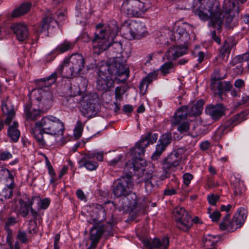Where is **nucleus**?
<instances>
[{
	"label": "nucleus",
	"mask_w": 249,
	"mask_h": 249,
	"mask_svg": "<svg viewBox=\"0 0 249 249\" xmlns=\"http://www.w3.org/2000/svg\"><path fill=\"white\" fill-rule=\"evenodd\" d=\"M85 59L80 53L72 54L69 58H65L55 71L46 78L40 80L38 88L33 90L38 107L43 110L49 109L51 106L53 95L48 91L44 90L43 87L49 88L54 84L58 77L71 78L81 74L84 67Z\"/></svg>",
	"instance_id": "f257e3e1"
},
{
	"label": "nucleus",
	"mask_w": 249,
	"mask_h": 249,
	"mask_svg": "<svg viewBox=\"0 0 249 249\" xmlns=\"http://www.w3.org/2000/svg\"><path fill=\"white\" fill-rule=\"evenodd\" d=\"M64 125L59 119L52 115L43 117L35 123V127L31 133L38 144L42 146L46 145L43 133L57 136H62L64 131Z\"/></svg>",
	"instance_id": "f03ea898"
},
{
	"label": "nucleus",
	"mask_w": 249,
	"mask_h": 249,
	"mask_svg": "<svg viewBox=\"0 0 249 249\" xmlns=\"http://www.w3.org/2000/svg\"><path fill=\"white\" fill-rule=\"evenodd\" d=\"M118 32L119 27L115 20L107 24L97 25L95 36L92 41L94 53L99 54L107 50L112 44Z\"/></svg>",
	"instance_id": "7ed1b4c3"
},
{
	"label": "nucleus",
	"mask_w": 249,
	"mask_h": 249,
	"mask_svg": "<svg viewBox=\"0 0 249 249\" xmlns=\"http://www.w3.org/2000/svg\"><path fill=\"white\" fill-rule=\"evenodd\" d=\"M98 68L113 78L117 84L124 83L129 77V68L126 59L123 57L110 58L108 61H102L98 64Z\"/></svg>",
	"instance_id": "20e7f679"
},
{
	"label": "nucleus",
	"mask_w": 249,
	"mask_h": 249,
	"mask_svg": "<svg viewBox=\"0 0 249 249\" xmlns=\"http://www.w3.org/2000/svg\"><path fill=\"white\" fill-rule=\"evenodd\" d=\"M151 6L149 0H124L121 11L130 18H139Z\"/></svg>",
	"instance_id": "39448f33"
},
{
	"label": "nucleus",
	"mask_w": 249,
	"mask_h": 249,
	"mask_svg": "<svg viewBox=\"0 0 249 249\" xmlns=\"http://www.w3.org/2000/svg\"><path fill=\"white\" fill-rule=\"evenodd\" d=\"M230 214L228 213L224 217L222 221L219 224L221 230L233 231L241 227L246 219V212L244 208H240L234 214L231 220H230Z\"/></svg>",
	"instance_id": "423d86ee"
},
{
	"label": "nucleus",
	"mask_w": 249,
	"mask_h": 249,
	"mask_svg": "<svg viewBox=\"0 0 249 249\" xmlns=\"http://www.w3.org/2000/svg\"><path fill=\"white\" fill-rule=\"evenodd\" d=\"M182 151L181 149L174 150L164 158L161 163L162 169L166 175L177 170L182 160Z\"/></svg>",
	"instance_id": "0eeeda50"
},
{
	"label": "nucleus",
	"mask_w": 249,
	"mask_h": 249,
	"mask_svg": "<svg viewBox=\"0 0 249 249\" xmlns=\"http://www.w3.org/2000/svg\"><path fill=\"white\" fill-rule=\"evenodd\" d=\"M133 186L132 178L128 176L122 177L114 181L112 186V194L116 197L126 196Z\"/></svg>",
	"instance_id": "6e6552de"
},
{
	"label": "nucleus",
	"mask_w": 249,
	"mask_h": 249,
	"mask_svg": "<svg viewBox=\"0 0 249 249\" xmlns=\"http://www.w3.org/2000/svg\"><path fill=\"white\" fill-rule=\"evenodd\" d=\"M173 214L177 222V227L183 231H187L192 226L191 217L182 207H177L174 211Z\"/></svg>",
	"instance_id": "1a4fd4ad"
},
{
	"label": "nucleus",
	"mask_w": 249,
	"mask_h": 249,
	"mask_svg": "<svg viewBox=\"0 0 249 249\" xmlns=\"http://www.w3.org/2000/svg\"><path fill=\"white\" fill-rule=\"evenodd\" d=\"M97 102L96 95L86 94L80 100L81 111L87 117L94 116L96 113L95 104Z\"/></svg>",
	"instance_id": "9d476101"
},
{
	"label": "nucleus",
	"mask_w": 249,
	"mask_h": 249,
	"mask_svg": "<svg viewBox=\"0 0 249 249\" xmlns=\"http://www.w3.org/2000/svg\"><path fill=\"white\" fill-rule=\"evenodd\" d=\"M116 81L113 78L108 75L107 73L101 71L98 68V78L96 81V88L98 90L104 92L109 91L114 87Z\"/></svg>",
	"instance_id": "9b49d317"
},
{
	"label": "nucleus",
	"mask_w": 249,
	"mask_h": 249,
	"mask_svg": "<svg viewBox=\"0 0 249 249\" xmlns=\"http://www.w3.org/2000/svg\"><path fill=\"white\" fill-rule=\"evenodd\" d=\"M172 34L171 40L177 42L180 45H187L190 39V36L183 25H176Z\"/></svg>",
	"instance_id": "f8f14e48"
},
{
	"label": "nucleus",
	"mask_w": 249,
	"mask_h": 249,
	"mask_svg": "<svg viewBox=\"0 0 249 249\" xmlns=\"http://www.w3.org/2000/svg\"><path fill=\"white\" fill-rule=\"evenodd\" d=\"M146 33V27L142 23L132 21L129 23V35L127 36L130 39L141 38L145 35Z\"/></svg>",
	"instance_id": "ddd939ff"
},
{
	"label": "nucleus",
	"mask_w": 249,
	"mask_h": 249,
	"mask_svg": "<svg viewBox=\"0 0 249 249\" xmlns=\"http://www.w3.org/2000/svg\"><path fill=\"white\" fill-rule=\"evenodd\" d=\"M146 165L145 161L141 158H135L132 161H128L124 167V171L127 173V176L132 178V176L139 170L143 171L142 168Z\"/></svg>",
	"instance_id": "4468645a"
},
{
	"label": "nucleus",
	"mask_w": 249,
	"mask_h": 249,
	"mask_svg": "<svg viewBox=\"0 0 249 249\" xmlns=\"http://www.w3.org/2000/svg\"><path fill=\"white\" fill-rule=\"evenodd\" d=\"M11 29L20 41H24L28 36V30L24 23H16L11 26Z\"/></svg>",
	"instance_id": "2eb2a0df"
},
{
	"label": "nucleus",
	"mask_w": 249,
	"mask_h": 249,
	"mask_svg": "<svg viewBox=\"0 0 249 249\" xmlns=\"http://www.w3.org/2000/svg\"><path fill=\"white\" fill-rule=\"evenodd\" d=\"M207 114L209 115L214 120L219 119L224 115L225 108L222 104L209 105L205 109Z\"/></svg>",
	"instance_id": "dca6fc26"
},
{
	"label": "nucleus",
	"mask_w": 249,
	"mask_h": 249,
	"mask_svg": "<svg viewBox=\"0 0 249 249\" xmlns=\"http://www.w3.org/2000/svg\"><path fill=\"white\" fill-rule=\"evenodd\" d=\"M187 45L170 47L166 53V56L169 60H174L186 53Z\"/></svg>",
	"instance_id": "f3484780"
},
{
	"label": "nucleus",
	"mask_w": 249,
	"mask_h": 249,
	"mask_svg": "<svg viewBox=\"0 0 249 249\" xmlns=\"http://www.w3.org/2000/svg\"><path fill=\"white\" fill-rule=\"evenodd\" d=\"M1 109L3 114L6 116L5 124L9 125L15 115L14 106L10 101L7 100L2 102Z\"/></svg>",
	"instance_id": "a211bd4d"
},
{
	"label": "nucleus",
	"mask_w": 249,
	"mask_h": 249,
	"mask_svg": "<svg viewBox=\"0 0 249 249\" xmlns=\"http://www.w3.org/2000/svg\"><path fill=\"white\" fill-rule=\"evenodd\" d=\"M231 183L235 196H241L245 193L246 187L244 181L240 178L232 176L231 178Z\"/></svg>",
	"instance_id": "6ab92c4d"
},
{
	"label": "nucleus",
	"mask_w": 249,
	"mask_h": 249,
	"mask_svg": "<svg viewBox=\"0 0 249 249\" xmlns=\"http://www.w3.org/2000/svg\"><path fill=\"white\" fill-rule=\"evenodd\" d=\"M169 244V239L168 237H164L161 239L159 238H154L152 241H147L145 242L146 246L149 249L153 248L159 249H167Z\"/></svg>",
	"instance_id": "aec40b11"
},
{
	"label": "nucleus",
	"mask_w": 249,
	"mask_h": 249,
	"mask_svg": "<svg viewBox=\"0 0 249 249\" xmlns=\"http://www.w3.org/2000/svg\"><path fill=\"white\" fill-rule=\"evenodd\" d=\"M74 46V43L67 40H65L63 42L57 46L53 51L51 52V54L48 55H53L52 58L48 59L50 61L54 59L56 56L59 53H62L73 49Z\"/></svg>",
	"instance_id": "412c9836"
},
{
	"label": "nucleus",
	"mask_w": 249,
	"mask_h": 249,
	"mask_svg": "<svg viewBox=\"0 0 249 249\" xmlns=\"http://www.w3.org/2000/svg\"><path fill=\"white\" fill-rule=\"evenodd\" d=\"M235 44L231 38H228L225 40L223 45L220 48L218 57H216V59L218 58L222 60H227L231 49Z\"/></svg>",
	"instance_id": "4be33fe9"
},
{
	"label": "nucleus",
	"mask_w": 249,
	"mask_h": 249,
	"mask_svg": "<svg viewBox=\"0 0 249 249\" xmlns=\"http://www.w3.org/2000/svg\"><path fill=\"white\" fill-rule=\"evenodd\" d=\"M39 199L36 196H33L31 199L28 198L26 200L19 199V213L24 217H26L29 214L30 209L34 203V200Z\"/></svg>",
	"instance_id": "5701e85b"
},
{
	"label": "nucleus",
	"mask_w": 249,
	"mask_h": 249,
	"mask_svg": "<svg viewBox=\"0 0 249 249\" xmlns=\"http://www.w3.org/2000/svg\"><path fill=\"white\" fill-rule=\"evenodd\" d=\"M188 116H190L188 107H181L176 112L172 120V123L174 124H176L182 121H187V117Z\"/></svg>",
	"instance_id": "b1692460"
},
{
	"label": "nucleus",
	"mask_w": 249,
	"mask_h": 249,
	"mask_svg": "<svg viewBox=\"0 0 249 249\" xmlns=\"http://www.w3.org/2000/svg\"><path fill=\"white\" fill-rule=\"evenodd\" d=\"M90 156H92V155L86 154L79 161L80 167H85L89 171L96 170L98 166V163L97 162L92 160L93 159Z\"/></svg>",
	"instance_id": "393cba45"
},
{
	"label": "nucleus",
	"mask_w": 249,
	"mask_h": 249,
	"mask_svg": "<svg viewBox=\"0 0 249 249\" xmlns=\"http://www.w3.org/2000/svg\"><path fill=\"white\" fill-rule=\"evenodd\" d=\"M143 174L144 176L143 179L145 182V191L147 193H150L157 185L158 178L156 176L150 173L146 175L144 173Z\"/></svg>",
	"instance_id": "a878e982"
},
{
	"label": "nucleus",
	"mask_w": 249,
	"mask_h": 249,
	"mask_svg": "<svg viewBox=\"0 0 249 249\" xmlns=\"http://www.w3.org/2000/svg\"><path fill=\"white\" fill-rule=\"evenodd\" d=\"M89 7L86 5L84 0H79L75 8L76 16L86 19L89 17Z\"/></svg>",
	"instance_id": "bb28decb"
},
{
	"label": "nucleus",
	"mask_w": 249,
	"mask_h": 249,
	"mask_svg": "<svg viewBox=\"0 0 249 249\" xmlns=\"http://www.w3.org/2000/svg\"><path fill=\"white\" fill-rule=\"evenodd\" d=\"M55 16L53 17L52 14L51 16L50 15L46 16L43 19L42 24L38 27L37 30V34H39L43 32L48 30L50 26H53L54 24H56V21L54 18Z\"/></svg>",
	"instance_id": "cd10ccee"
},
{
	"label": "nucleus",
	"mask_w": 249,
	"mask_h": 249,
	"mask_svg": "<svg viewBox=\"0 0 249 249\" xmlns=\"http://www.w3.org/2000/svg\"><path fill=\"white\" fill-rule=\"evenodd\" d=\"M157 71H153L149 73L144 79H142L139 86L140 89L142 94L145 93L148 85L150 84L154 80H155L157 78Z\"/></svg>",
	"instance_id": "c85d7f7f"
},
{
	"label": "nucleus",
	"mask_w": 249,
	"mask_h": 249,
	"mask_svg": "<svg viewBox=\"0 0 249 249\" xmlns=\"http://www.w3.org/2000/svg\"><path fill=\"white\" fill-rule=\"evenodd\" d=\"M31 6L32 3L30 2H23L12 12L11 16L13 18L20 17L26 14L30 10Z\"/></svg>",
	"instance_id": "c756f323"
},
{
	"label": "nucleus",
	"mask_w": 249,
	"mask_h": 249,
	"mask_svg": "<svg viewBox=\"0 0 249 249\" xmlns=\"http://www.w3.org/2000/svg\"><path fill=\"white\" fill-rule=\"evenodd\" d=\"M26 119L28 121H34L40 116V111L39 109L34 108L31 105H27L25 108Z\"/></svg>",
	"instance_id": "7c9ffc66"
},
{
	"label": "nucleus",
	"mask_w": 249,
	"mask_h": 249,
	"mask_svg": "<svg viewBox=\"0 0 249 249\" xmlns=\"http://www.w3.org/2000/svg\"><path fill=\"white\" fill-rule=\"evenodd\" d=\"M249 114L248 111H244L239 114H236L227 121L231 128L235 125L246 120V117Z\"/></svg>",
	"instance_id": "2f4dec72"
},
{
	"label": "nucleus",
	"mask_w": 249,
	"mask_h": 249,
	"mask_svg": "<svg viewBox=\"0 0 249 249\" xmlns=\"http://www.w3.org/2000/svg\"><path fill=\"white\" fill-rule=\"evenodd\" d=\"M204 102L203 100H198L193 105H190L188 106L190 116L198 115L202 112L203 108Z\"/></svg>",
	"instance_id": "473e14b6"
},
{
	"label": "nucleus",
	"mask_w": 249,
	"mask_h": 249,
	"mask_svg": "<svg viewBox=\"0 0 249 249\" xmlns=\"http://www.w3.org/2000/svg\"><path fill=\"white\" fill-rule=\"evenodd\" d=\"M8 129V136L14 142L18 141L20 133L19 130L17 128L18 123L17 122H14L13 124L9 125Z\"/></svg>",
	"instance_id": "72a5a7b5"
},
{
	"label": "nucleus",
	"mask_w": 249,
	"mask_h": 249,
	"mask_svg": "<svg viewBox=\"0 0 249 249\" xmlns=\"http://www.w3.org/2000/svg\"><path fill=\"white\" fill-rule=\"evenodd\" d=\"M231 127L226 121L223 124L220 125L215 132V138L220 139L224 135L231 130Z\"/></svg>",
	"instance_id": "f704fd0d"
},
{
	"label": "nucleus",
	"mask_w": 249,
	"mask_h": 249,
	"mask_svg": "<svg viewBox=\"0 0 249 249\" xmlns=\"http://www.w3.org/2000/svg\"><path fill=\"white\" fill-rule=\"evenodd\" d=\"M103 232L104 231L102 228H97L95 226L93 227L90 230V238L92 243L96 244L98 242Z\"/></svg>",
	"instance_id": "c9c22d12"
},
{
	"label": "nucleus",
	"mask_w": 249,
	"mask_h": 249,
	"mask_svg": "<svg viewBox=\"0 0 249 249\" xmlns=\"http://www.w3.org/2000/svg\"><path fill=\"white\" fill-rule=\"evenodd\" d=\"M231 88L232 85L230 82H218L217 83V89L218 90L217 94L221 96L223 91H229Z\"/></svg>",
	"instance_id": "e433bc0d"
},
{
	"label": "nucleus",
	"mask_w": 249,
	"mask_h": 249,
	"mask_svg": "<svg viewBox=\"0 0 249 249\" xmlns=\"http://www.w3.org/2000/svg\"><path fill=\"white\" fill-rule=\"evenodd\" d=\"M13 187L14 181H10V184L7 185V186L2 190L0 193V195L3 196L6 199L9 198L12 196Z\"/></svg>",
	"instance_id": "4c0bfd02"
},
{
	"label": "nucleus",
	"mask_w": 249,
	"mask_h": 249,
	"mask_svg": "<svg viewBox=\"0 0 249 249\" xmlns=\"http://www.w3.org/2000/svg\"><path fill=\"white\" fill-rule=\"evenodd\" d=\"M219 240V237L215 235H207L204 239L203 244L204 247H209V245L208 242H210V245L213 246H214Z\"/></svg>",
	"instance_id": "58836bf2"
},
{
	"label": "nucleus",
	"mask_w": 249,
	"mask_h": 249,
	"mask_svg": "<svg viewBox=\"0 0 249 249\" xmlns=\"http://www.w3.org/2000/svg\"><path fill=\"white\" fill-rule=\"evenodd\" d=\"M84 124L79 120L77 121L73 130V134L76 138L78 139L81 136Z\"/></svg>",
	"instance_id": "ea45409f"
},
{
	"label": "nucleus",
	"mask_w": 249,
	"mask_h": 249,
	"mask_svg": "<svg viewBox=\"0 0 249 249\" xmlns=\"http://www.w3.org/2000/svg\"><path fill=\"white\" fill-rule=\"evenodd\" d=\"M172 141V134L171 133L163 134L160 139L159 143L166 147Z\"/></svg>",
	"instance_id": "a19ab883"
},
{
	"label": "nucleus",
	"mask_w": 249,
	"mask_h": 249,
	"mask_svg": "<svg viewBox=\"0 0 249 249\" xmlns=\"http://www.w3.org/2000/svg\"><path fill=\"white\" fill-rule=\"evenodd\" d=\"M36 197L38 198L39 200L35 199L34 203L35 202H37L38 204V210L46 209L48 207L50 203V201L48 198H46L41 199L38 196H36Z\"/></svg>",
	"instance_id": "79ce46f5"
},
{
	"label": "nucleus",
	"mask_w": 249,
	"mask_h": 249,
	"mask_svg": "<svg viewBox=\"0 0 249 249\" xmlns=\"http://www.w3.org/2000/svg\"><path fill=\"white\" fill-rule=\"evenodd\" d=\"M145 150L139 146L137 144L131 150V154L133 155L135 158H141V157L144 155Z\"/></svg>",
	"instance_id": "37998d69"
},
{
	"label": "nucleus",
	"mask_w": 249,
	"mask_h": 249,
	"mask_svg": "<svg viewBox=\"0 0 249 249\" xmlns=\"http://www.w3.org/2000/svg\"><path fill=\"white\" fill-rule=\"evenodd\" d=\"M68 89L69 90V93L72 97L75 96L80 94L81 92V89L79 87L77 84L71 85L68 87Z\"/></svg>",
	"instance_id": "c03bdc74"
},
{
	"label": "nucleus",
	"mask_w": 249,
	"mask_h": 249,
	"mask_svg": "<svg viewBox=\"0 0 249 249\" xmlns=\"http://www.w3.org/2000/svg\"><path fill=\"white\" fill-rule=\"evenodd\" d=\"M0 176H5L7 180L10 181H14V177L10 171L4 167L0 166Z\"/></svg>",
	"instance_id": "a18cd8bd"
},
{
	"label": "nucleus",
	"mask_w": 249,
	"mask_h": 249,
	"mask_svg": "<svg viewBox=\"0 0 249 249\" xmlns=\"http://www.w3.org/2000/svg\"><path fill=\"white\" fill-rule=\"evenodd\" d=\"M125 92V87L122 86L117 87L115 89V96L116 100L121 101L122 99L123 96Z\"/></svg>",
	"instance_id": "49530a36"
},
{
	"label": "nucleus",
	"mask_w": 249,
	"mask_h": 249,
	"mask_svg": "<svg viewBox=\"0 0 249 249\" xmlns=\"http://www.w3.org/2000/svg\"><path fill=\"white\" fill-rule=\"evenodd\" d=\"M178 124V130L181 133L187 132L189 129V124L188 121H182Z\"/></svg>",
	"instance_id": "de8ad7c7"
},
{
	"label": "nucleus",
	"mask_w": 249,
	"mask_h": 249,
	"mask_svg": "<svg viewBox=\"0 0 249 249\" xmlns=\"http://www.w3.org/2000/svg\"><path fill=\"white\" fill-rule=\"evenodd\" d=\"M173 68V64L172 62H168L164 64L160 67V71L162 73L165 75L169 73Z\"/></svg>",
	"instance_id": "09e8293b"
},
{
	"label": "nucleus",
	"mask_w": 249,
	"mask_h": 249,
	"mask_svg": "<svg viewBox=\"0 0 249 249\" xmlns=\"http://www.w3.org/2000/svg\"><path fill=\"white\" fill-rule=\"evenodd\" d=\"M5 229L7 232V235L6 237V242L10 249H13V246L12 242L13 238V232L8 227H5Z\"/></svg>",
	"instance_id": "8fccbe9b"
},
{
	"label": "nucleus",
	"mask_w": 249,
	"mask_h": 249,
	"mask_svg": "<svg viewBox=\"0 0 249 249\" xmlns=\"http://www.w3.org/2000/svg\"><path fill=\"white\" fill-rule=\"evenodd\" d=\"M88 155H92L91 156L92 159L96 158L98 160L102 161L104 159V152L101 151H95L94 152H89Z\"/></svg>",
	"instance_id": "3c124183"
},
{
	"label": "nucleus",
	"mask_w": 249,
	"mask_h": 249,
	"mask_svg": "<svg viewBox=\"0 0 249 249\" xmlns=\"http://www.w3.org/2000/svg\"><path fill=\"white\" fill-rule=\"evenodd\" d=\"M202 125L201 124H197L194 127V131L192 133V135L193 137H197L202 133Z\"/></svg>",
	"instance_id": "603ef678"
},
{
	"label": "nucleus",
	"mask_w": 249,
	"mask_h": 249,
	"mask_svg": "<svg viewBox=\"0 0 249 249\" xmlns=\"http://www.w3.org/2000/svg\"><path fill=\"white\" fill-rule=\"evenodd\" d=\"M145 136L147 141H149V143H154L157 141L158 135L156 133L149 132L145 135Z\"/></svg>",
	"instance_id": "864d4df0"
},
{
	"label": "nucleus",
	"mask_w": 249,
	"mask_h": 249,
	"mask_svg": "<svg viewBox=\"0 0 249 249\" xmlns=\"http://www.w3.org/2000/svg\"><path fill=\"white\" fill-rule=\"evenodd\" d=\"M182 178L184 184L187 187L189 186L191 181L193 178V176L189 173H186L183 174Z\"/></svg>",
	"instance_id": "5fc2aeb1"
},
{
	"label": "nucleus",
	"mask_w": 249,
	"mask_h": 249,
	"mask_svg": "<svg viewBox=\"0 0 249 249\" xmlns=\"http://www.w3.org/2000/svg\"><path fill=\"white\" fill-rule=\"evenodd\" d=\"M146 137L145 136H143L142 137V139L137 143V144L139 146L142 147V148L145 150V148L147 147L149 145V142L146 139Z\"/></svg>",
	"instance_id": "6e6d98bb"
},
{
	"label": "nucleus",
	"mask_w": 249,
	"mask_h": 249,
	"mask_svg": "<svg viewBox=\"0 0 249 249\" xmlns=\"http://www.w3.org/2000/svg\"><path fill=\"white\" fill-rule=\"evenodd\" d=\"M17 238L22 243H26L28 241L27 234L25 231H19L17 235Z\"/></svg>",
	"instance_id": "4d7b16f0"
},
{
	"label": "nucleus",
	"mask_w": 249,
	"mask_h": 249,
	"mask_svg": "<svg viewBox=\"0 0 249 249\" xmlns=\"http://www.w3.org/2000/svg\"><path fill=\"white\" fill-rule=\"evenodd\" d=\"M219 197L218 196L211 194L208 196L207 199L210 204L212 205H215L217 201L219 200Z\"/></svg>",
	"instance_id": "13d9d810"
},
{
	"label": "nucleus",
	"mask_w": 249,
	"mask_h": 249,
	"mask_svg": "<svg viewBox=\"0 0 249 249\" xmlns=\"http://www.w3.org/2000/svg\"><path fill=\"white\" fill-rule=\"evenodd\" d=\"M220 216L221 214L220 212L217 211H214L210 214V218L213 222H218Z\"/></svg>",
	"instance_id": "bf43d9fd"
},
{
	"label": "nucleus",
	"mask_w": 249,
	"mask_h": 249,
	"mask_svg": "<svg viewBox=\"0 0 249 249\" xmlns=\"http://www.w3.org/2000/svg\"><path fill=\"white\" fill-rule=\"evenodd\" d=\"M12 158V155L8 151H4L0 154V159L2 160H6Z\"/></svg>",
	"instance_id": "052dcab7"
},
{
	"label": "nucleus",
	"mask_w": 249,
	"mask_h": 249,
	"mask_svg": "<svg viewBox=\"0 0 249 249\" xmlns=\"http://www.w3.org/2000/svg\"><path fill=\"white\" fill-rule=\"evenodd\" d=\"M241 62H243L242 56L241 55H238L232 59L231 64L232 66H235V65L241 64Z\"/></svg>",
	"instance_id": "680f3d73"
},
{
	"label": "nucleus",
	"mask_w": 249,
	"mask_h": 249,
	"mask_svg": "<svg viewBox=\"0 0 249 249\" xmlns=\"http://www.w3.org/2000/svg\"><path fill=\"white\" fill-rule=\"evenodd\" d=\"M16 223H17V220L15 217H9L8 218V219L5 223V227L9 228V226L13 225Z\"/></svg>",
	"instance_id": "e2e57ef3"
},
{
	"label": "nucleus",
	"mask_w": 249,
	"mask_h": 249,
	"mask_svg": "<svg viewBox=\"0 0 249 249\" xmlns=\"http://www.w3.org/2000/svg\"><path fill=\"white\" fill-rule=\"evenodd\" d=\"M123 158V155H121L116 157L114 159L110 160L108 162V164L110 166H115L117 164L119 161Z\"/></svg>",
	"instance_id": "0e129e2a"
},
{
	"label": "nucleus",
	"mask_w": 249,
	"mask_h": 249,
	"mask_svg": "<svg viewBox=\"0 0 249 249\" xmlns=\"http://www.w3.org/2000/svg\"><path fill=\"white\" fill-rule=\"evenodd\" d=\"M245 85V82L242 79H238L235 80L234 86L240 89L244 87Z\"/></svg>",
	"instance_id": "69168bd1"
},
{
	"label": "nucleus",
	"mask_w": 249,
	"mask_h": 249,
	"mask_svg": "<svg viewBox=\"0 0 249 249\" xmlns=\"http://www.w3.org/2000/svg\"><path fill=\"white\" fill-rule=\"evenodd\" d=\"M100 207V209L99 211V214L98 217H97V220L101 221L103 219L105 218V210L102 208L100 205L99 206Z\"/></svg>",
	"instance_id": "338daca9"
},
{
	"label": "nucleus",
	"mask_w": 249,
	"mask_h": 249,
	"mask_svg": "<svg viewBox=\"0 0 249 249\" xmlns=\"http://www.w3.org/2000/svg\"><path fill=\"white\" fill-rule=\"evenodd\" d=\"M176 190L174 188L167 189L164 191L165 196H172L176 194Z\"/></svg>",
	"instance_id": "774afa93"
}]
</instances>
